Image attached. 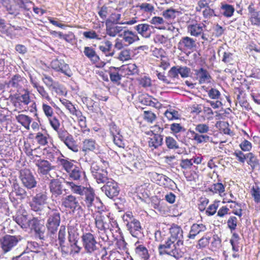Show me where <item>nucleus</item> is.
Segmentation results:
<instances>
[{"instance_id":"nucleus-17","label":"nucleus","mask_w":260,"mask_h":260,"mask_svg":"<svg viewBox=\"0 0 260 260\" xmlns=\"http://www.w3.org/2000/svg\"><path fill=\"white\" fill-rule=\"evenodd\" d=\"M102 191H104L107 197L112 199L119 195V187L115 181L110 179L105 185L102 187Z\"/></svg>"},{"instance_id":"nucleus-19","label":"nucleus","mask_w":260,"mask_h":260,"mask_svg":"<svg viewBox=\"0 0 260 260\" xmlns=\"http://www.w3.org/2000/svg\"><path fill=\"white\" fill-rule=\"evenodd\" d=\"M71 114L76 118L81 127L82 135H88L90 132V129L86 127V118L83 112L80 109L75 108Z\"/></svg>"},{"instance_id":"nucleus-53","label":"nucleus","mask_w":260,"mask_h":260,"mask_svg":"<svg viewBox=\"0 0 260 260\" xmlns=\"http://www.w3.org/2000/svg\"><path fill=\"white\" fill-rule=\"evenodd\" d=\"M65 184L70 187L74 193L82 195V192L85 187L76 185L73 182H69V181H65Z\"/></svg>"},{"instance_id":"nucleus-15","label":"nucleus","mask_w":260,"mask_h":260,"mask_svg":"<svg viewBox=\"0 0 260 260\" xmlns=\"http://www.w3.org/2000/svg\"><path fill=\"white\" fill-rule=\"evenodd\" d=\"M83 53L92 64H95L96 67L102 68L105 65L106 63L101 60L100 56L92 46H85L83 49Z\"/></svg>"},{"instance_id":"nucleus-30","label":"nucleus","mask_w":260,"mask_h":260,"mask_svg":"<svg viewBox=\"0 0 260 260\" xmlns=\"http://www.w3.org/2000/svg\"><path fill=\"white\" fill-rule=\"evenodd\" d=\"M121 67H115L111 66L108 70V73L110 76V80L111 82L119 85L122 79V75L120 73Z\"/></svg>"},{"instance_id":"nucleus-59","label":"nucleus","mask_w":260,"mask_h":260,"mask_svg":"<svg viewBox=\"0 0 260 260\" xmlns=\"http://www.w3.org/2000/svg\"><path fill=\"white\" fill-rule=\"evenodd\" d=\"M164 115L170 121L178 119L180 117L178 111L171 108L166 110Z\"/></svg>"},{"instance_id":"nucleus-63","label":"nucleus","mask_w":260,"mask_h":260,"mask_svg":"<svg viewBox=\"0 0 260 260\" xmlns=\"http://www.w3.org/2000/svg\"><path fill=\"white\" fill-rule=\"evenodd\" d=\"M165 143L169 149H177L179 148L178 143L173 137L168 136L165 138Z\"/></svg>"},{"instance_id":"nucleus-32","label":"nucleus","mask_w":260,"mask_h":260,"mask_svg":"<svg viewBox=\"0 0 260 260\" xmlns=\"http://www.w3.org/2000/svg\"><path fill=\"white\" fill-rule=\"evenodd\" d=\"M82 101L86 106L87 109L91 113H98L101 110L99 103L88 97H82Z\"/></svg>"},{"instance_id":"nucleus-44","label":"nucleus","mask_w":260,"mask_h":260,"mask_svg":"<svg viewBox=\"0 0 260 260\" xmlns=\"http://www.w3.org/2000/svg\"><path fill=\"white\" fill-rule=\"evenodd\" d=\"M223 203H231L229 207L232 210V213L239 216L240 218L242 216V209L241 205L231 199H228L225 201L223 200Z\"/></svg>"},{"instance_id":"nucleus-9","label":"nucleus","mask_w":260,"mask_h":260,"mask_svg":"<svg viewBox=\"0 0 260 260\" xmlns=\"http://www.w3.org/2000/svg\"><path fill=\"white\" fill-rule=\"evenodd\" d=\"M100 146L96 141L92 138H86L82 140L81 145V150L84 156L87 161V156L90 152H96L99 151Z\"/></svg>"},{"instance_id":"nucleus-41","label":"nucleus","mask_w":260,"mask_h":260,"mask_svg":"<svg viewBox=\"0 0 260 260\" xmlns=\"http://www.w3.org/2000/svg\"><path fill=\"white\" fill-rule=\"evenodd\" d=\"M121 36L122 37L123 41L127 45L132 44L139 40L138 35L129 30L124 31Z\"/></svg>"},{"instance_id":"nucleus-54","label":"nucleus","mask_w":260,"mask_h":260,"mask_svg":"<svg viewBox=\"0 0 260 260\" xmlns=\"http://www.w3.org/2000/svg\"><path fill=\"white\" fill-rule=\"evenodd\" d=\"M123 70H124L127 75H134L138 74L139 70L136 64L129 63L126 65L122 66Z\"/></svg>"},{"instance_id":"nucleus-28","label":"nucleus","mask_w":260,"mask_h":260,"mask_svg":"<svg viewBox=\"0 0 260 260\" xmlns=\"http://www.w3.org/2000/svg\"><path fill=\"white\" fill-rule=\"evenodd\" d=\"M206 225L200 223H193L191 225L190 230L187 235L188 239H195L196 236L207 231Z\"/></svg>"},{"instance_id":"nucleus-10","label":"nucleus","mask_w":260,"mask_h":260,"mask_svg":"<svg viewBox=\"0 0 260 260\" xmlns=\"http://www.w3.org/2000/svg\"><path fill=\"white\" fill-rule=\"evenodd\" d=\"M82 245L85 251L88 253H92L98 250L95 237L91 233H83L81 236Z\"/></svg>"},{"instance_id":"nucleus-52","label":"nucleus","mask_w":260,"mask_h":260,"mask_svg":"<svg viewBox=\"0 0 260 260\" xmlns=\"http://www.w3.org/2000/svg\"><path fill=\"white\" fill-rule=\"evenodd\" d=\"M150 23L154 25V27L159 29H164L165 27L164 26L165 20L162 17L160 16H154L150 20Z\"/></svg>"},{"instance_id":"nucleus-34","label":"nucleus","mask_w":260,"mask_h":260,"mask_svg":"<svg viewBox=\"0 0 260 260\" xmlns=\"http://www.w3.org/2000/svg\"><path fill=\"white\" fill-rule=\"evenodd\" d=\"M240 237L239 235L234 232L232 234V237L230 240V243L232 247V250L235 253L232 254V256L234 258H236V257H238L239 255L237 254L236 252H239V248L240 247Z\"/></svg>"},{"instance_id":"nucleus-13","label":"nucleus","mask_w":260,"mask_h":260,"mask_svg":"<svg viewBox=\"0 0 260 260\" xmlns=\"http://www.w3.org/2000/svg\"><path fill=\"white\" fill-rule=\"evenodd\" d=\"M196 47V40L189 36L182 37L178 43V49L182 52L192 51Z\"/></svg>"},{"instance_id":"nucleus-50","label":"nucleus","mask_w":260,"mask_h":260,"mask_svg":"<svg viewBox=\"0 0 260 260\" xmlns=\"http://www.w3.org/2000/svg\"><path fill=\"white\" fill-rule=\"evenodd\" d=\"M148 176L153 182L159 185H165V183L162 181V177H164L163 174H158L156 172H150L148 173Z\"/></svg>"},{"instance_id":"nucleus-39","label":"nucleus","mask_w":260,"mask_h":260,"mask_svg":"<svg viewBox=\"0 0 260 260\" xmlns=\"http://www.w3.org/2000/svg\"><path fill=\"white\" fill-rule=\"evenodd\" d=\"M106 34L110 37H115L122 31V27L116 25V24L105 22Z\"/></svg>"},{"instance_id":"nucleus-29","label":"nucleus","mask_w":260,"mask_h":260,"mask_svg":"<svg viewBox=\"0 0 260 260\" xmlns=\"http://www.w3.org/2000/svg\"><path fill=\"white\" fill-rule=\"evenodd\" d=\"M51 128L56 132L57 138L63 143L67 140L71 134L64 128H60V120L55 123H53L52 125L50 126Z\"/></svg>"},{"instance_id":"nucleus-40","label":"nucleus","mask_w":260,"mask_h":260,"mask_svg":"<svg viewBox=\"0 0 260 260\" xmlns=\"http://www.w3.org/2000/svg\"><path fill=\"white\" fill-rule=\"evenodd\" d=\"M163 138L160 134H153L149 138L148 145L152 149L157 148L162 145Z\"/></svg>"},{"instance_id":"nucleus-5","label":"nucleus","mask_w":260,"mask_h":260,"mask_svg":"<svg viewBox=\"0 0 260 260\" xmlns=\"http://www.w3.org/2000/svg\"><path fill=\"white\" fill-rule=\"evenodd\" d=\"M110 219L108 216L103 215L101 213L96 215L94 218L95 227L98 229V232L99 235V239L103 242L108 241V237L106 235V232L108 229L111 231L110 225Z\"/></svg>"},{"instance_id":"nucleus-8","label":"nucleus","mask_w":260,"mask_h":260,"mask_svg":"<svg viewBox=\"0 0 260 260\" xmlns=\"http://www.w3.org/2000/svg\"><path fill=\"white\" fill-rule=\"evenodd\" d=\"M59 109V108L52 99L50 102L42 101L41 103V110L48 119L50 126L52 125L53 123H55L59 120L56 115V110Z\"/></svg>"},{"instance_id":"nucleus-46","label":"nucleus","mask_w":260,"mask_h":260,"mask_svg":"<svg viewBox=\"0 0 260 260\" xmlns=\"http://www.w3.org/2000/svg\"><path fill=\"white\" fill-rule=\"evenodd\" d=\"M64 144L68 149L74 152L79 151V147L75 140V138L72 134L64 142Z\"/></svg>"},{"instance_id":"nucleus-18","label":"nucleus","mask_w":260,"mask_h":260,"mask_svg":"<svg viewBox=\"0 0 260 260\" xmlns=\"http://www.w3.org/2000/svg\"><path fill=\"white\" fill-rule=\"evenodd\" d=\"M0 242L3 251L6 253L11 251L17 244L19 240L16 236L6 235L2 238Z\"/></svg>"},{"instance_id":"nucleus-21","label":"nucleus","mask_w":260,"mask_h":260,"mask_svg":"<svg viewBox=\"0 0 260 260\" xmlns=\"http://www.w3.org/2000/svg\"><path fill=\"white\" fill-rule=\"evenodd\" d=\"M61 205L72 212L81 208L77 198L72 194L67 196L62 199Z\"/></svg>"},{"instance_id":"nucleus-61","label":"nucleus","mask_w":260,"mask_h":260,"mask_svg":"<svg viewBox=\"0 0 260 260\" xmlns=\"http://www.w3.org/2000/svg\"><path fill=\"white\" fill-rule=\"evenodd\" d=\"M48 199L47 192H44L37 194L32 199H34L38 204L43 206L47 203Z\"/></svg>"},{"instance_id":"nucleus-6","label":"nucleus","mask_w":260,"mask_h":260,"mask_svg":"<svg viewBox=\"0 0 260 260\" xmlns=\"http://www.w3.org/2000/svg\"><path fill=\"white\" fill-rule=\"evenodd\" d=\"M49 209L46 225L48 234L51 236L56 234L60 223L61 215L57 209H51L50 207Z\"/></svg>"},{"instance_id":"nucleus-42","label":"nucleus","mask_w":260,"mask_h":260,"mask_svg":"<svg viewBox=\"0 0 260 260\" xmlns=\"http://www.w3.org/2000/svg\"><path fill=\"white\" fill-rule=\"evenodd\" d=\"M112 43L110 41L106 40L102 43L99 47L100 51L106 56H112L115 52L112 50Z\"/></svg>"},{"instance_id":"nucleus-45","label":"nucleus","mask_w":260,"mask_h":260,"mask_svg":"<svg viewBox=\"0 0 260 260\" xmlns=\"http://www.w3.org/2000/svg\"><path fill=\"white\" fill-rule=\"evenodd\" d=\"M151 27L152 26L149 24L142 23L136 25L135 28L139 34L145 38H148L151 35Z\"/></svg>"},{"instance_id":"nucleus-35","label":"nucleus","mask_w":260,"mask_h":260,"mask_svg":"<svg viewBox=\"0 0 260 260\" xmlns=\"http://www.w3.org/2000/svg\"><path fill=\"white\" fill-rule=\"evenodd\" d=\"M30 82L34 88L37 90L43 101L46 100V101L50 102L51 101V98L44 86L39 84L38 82L34 81L31 79L30 80Z\"/></svg>"},{"instance_id":"nucleus-58","label":"nucleus","mask_w":260,"mask_h":260,"mask_svg":"<svg viewBox=\"0 0 260 260\" xmlns=\"http://www.w3.org/2000/svg\"><path fill=\"white\" fill-rule=\"evenodd\" d=\"M179 13L177 10L171 8L165 10L162 12V16L168 21H172L176 18L177 14H178Z\"/></svg>"},{"instance_id":"nucleus-22","label":"nucleus","mask_w":260,"mask_h":260,"mask_svg":"<svg viewBox=\"0 0 260 260\" xmlns=\"http://www.w3.org/2000/svg\"><path fill=\"white\" fill-rule=\"evenodd\" d=\"M35 165L38 167V174L40 176H47L55 168L49 161L44 159H38Z\"/></svg>"},{"instance_id":"nucleus-14","label":"nucleus","mask_w":260,"mask_h":260,"mask_svg":"<svg viewBox=\"0 0 260 260\" xmlns=\"http://www.w3.org/2000/svg\"><path fill=\"white\" fill-rule=\"evenodd\" d=\"M135 256L138 260H151V254L146 246L137 241L135 244Z\"/></svg>"},{"instance_id":"nucleus-27","label":"nucleus","mask_w":260,"mask_h":260,"mask_svg":"<svg viewBox=\"0 0 260 260\" xmlns=\"http://www.w3.org/2000/svg\"><path fill=\"white\" fill-rule=\"evenodd\" d=\"M194 76L196 79L200 84L210 83L211 81V76L209 72L205 69L200 68L195 70Z\"/></svg>"},{"instance_id":"nucleus-4","label":"nucleus","mask_w":260,"mask_h":260,"mask_svg":"<svg viewBox=\"0 0 260 260\" xmlns=\"http://www.w3.org/2000/svg\"><path fill=\"white\" fill-rule=\"evenodd\" d=\"M195 131L188 129L187 133L190 135V139L194 141L197 144L210 142L211 138L206 134L210 131L208 124H197L194 128Z\"/></svg>"},{"instance_id":"nucleus-2","label":"nucleus","mask_w":260,"mask_h":260,"mask_svg":"<svg viewBox=\"0 0 260 260\" xmlns=\"http://www.w3.org/2000/svg\"><path fill=\"white\" fill-rule=\"evenodd\" d=\"M170 233L171 236L166 244H160L158 245L159 254H167L179 259L183 254V252L177 247L183 245V232L180 226L173 224L170 228Z\"/></svg>"},{"instance_id":"nucleus-12","label":"nucleus","mask_w":260,"mask_h":260,"mask_svg":"<svg viewBox=\"0 0 260 260\" xmlns=\"http://www.w3.org/2000/svg\"><path fill=\"white\" fill-rule=\"evenodd\" d=\"M50 66L56 72L61 73L68 77H71L73 75L69 65L66 63L63 59L56 58L51 62Z\"/></svg>"},{"instance_id":"nucleus-26","label":"nucleus","mask_w":260,"mask_h":260,"mask_svg":"<svg viewBox=\"0 0 260 260\" xmlns=\"http://www.w3.org/2000/svg\"><path fill=\"white\" fill-rule=\"evenodd\" d=\"M82 196H84L83 201L85 206H86L88 208H90L93 206V202L95 194L94 189L91 186L85 187Z\"/></svg>"},{"instance_id":"nucleus-24","label":"nucleus","mask_w":260,"mask_h":260,"mask_svg":"<svg viewBox=\"0 0 260 260\" xmlns=\"http://www.w3.org/2000/svg\"><path fill=\"white\" fill-rule=\"evenodd\" d=\"M48 186L52 198H57L62 194L63 186L59 179H51Z\"/></svg>"},{"instance_id":"nucleus-60","label":"nucleus","mask_w":260,"mask_h":260,"mask_svg":"<svg viewBox=\"0 0 260 260\" xmlns=\"http://www.w3.org/2000/svg\"><path fill=\"white\" fill-rule=\"evenodd\" d=\"M42 80L48 88L56 89V84L57 83L54 81L51 76H48L46 74H43Z\"/></svg>"},{"instance_id":"nucleus-57","label":"nucleus","mask_w":260,"mask_h":260,"mask_svg":"<svg viewBox=\"0 0 260 260\" xmlns=\"http://www.w3.org/2000/svg\"><path fill=\"white\" fill-rule=\"evenodd\" d=\"M225 186L221 183H217L213 184L210 187H209L210 191L213 193L218 194L219 196H222V194L224 193L225 191Z\"/></svg>"},{"instance_id":"nucleus-11","label":"nucleus","mask_w":260,"mask_h":260,"mask_svg":"<svg viewBox=\"0 0 260 260\" xmlns=\"http://www.w3.org/2000/svg\"><path fill=\"white\" fill-rule=\"evenodd\" d=\"M20 178L22 184L28 189L34 188L37 186V182L28 169H24L20 170Z\"/></svg>"},{"instance_id":"nucleus-25","label":"nucleus","mask_w":260,"mask_h":260,"mask_svg":"<svg viewBox=\"0 0 260 260\" xmlns=\"http://www.w3.org/2000/svg\"><path fill=\"white\" fill-rule=\"evenodd\" d=\"M139 100L140 103L147 106H151L157 109H160L162 108V104L159 102L157 99L153 98L151 95L148 94L140 95L139 97Z\"/></svg>"},{"instance_id":"nucleus-51","label":"nucleus","mask_w":260,"mask_h":260,"mask_svg":"<svg viewBox=\"0 0 260 260\" xmlns=\"http://www.w3.org/2000/svg\"><path fill=\"white\" fill-rule=\"evenodd\" d=\"M198 167L194 166V168L190 169L183 174L187 180L195 181L198 178Z\"/></svg>"},{"instance_id":"nucleus-36","label":"nucleus","mask_w":260,"mask_h":260,"mask_svg":"<svg viewBox=\"0 0 260 260\" xmlns=\"http://www.w3.org/2000/svg\"><path fill=\"white\" fill-rule=\"evenodd\" d=\"M13 219L22 228H29V220L28 215L25 212L22 213H17L13 216Z\"/></svg>"},{"instance_id":"nucleus-38","label":"nucleus","mask_w":260,"mask_h":260,"mask_svg":"<svg viewBox=\"0 0 260 260\" xmlns=\"http://www.w3.org/2000/svg\"><path fill=\"white\" fill-rule=\"evenodd\" d=\"M204 26H205L204 24L198 23L189 24L187 27V32L191 36L200 37L202 34Z\"/></svg>"},{"instance_id":"nucleus-49","label":"nucleus","mask_w":260,"mask_h":260,"mask_svg":"<svg viewBox=\"0 0 260 260\" xmlns=\"http://www.w3.org/2000/svg\"><path fill=\"white\" fill-rule=\"evenodd\" d=\"M49 138L50 136L47 133L43 134L42 132H38L35 137V139L38 142V144L41 146L47 145Z\"/></svg>"},{"instance_id":"nucleus-1","label":"nucleus","mask_w":260,"mask_h":260,"mask_svg":"<svg viewBox=\"0 0 260 260\" xmlns=\"http://www.w3.org/2000/svg\"><path fill=\"white\" fill-rule=\"evenodd\" d=\"M27 83V79L19 74L12 76L7 83L8 86L15 88L17 91L11 95V102L13 106L20 111L36 113L37 105L35 101L31 100L30 91L27 88H22Z\"/></svg>"},{"instance_id":"nucleus-55","label":"nucleus","mask_w":260,"mask_h":260,"mask_svg":"<svg viewBox=\"0 0 260 260\" xmlns=\"http://www.w3.org/2000/svg\"><path fill=\"white\" fill-rule=\"evenodd\" d=\"M98 9V14L100 18L103 21H106L109 14L110 13V7L106 5H104L102 7H99Z\"/></svg>"},{"instance_id":"nucleus-64","label":"nucleus","mask_w":260,"mask_h":260,"mask_svg":"<svg viewBox=\"0 0 260 260\" xmlns=\"http://www.w3.org/2000/svg\"><path fill=\"white\" fill-rule=\"evenodd\" d=\"M137 80L138 85L143 88H148V87L151 86L152 85L151 79L147 76L139 77L137 78Z\"/></svg>"},{"instance_id":"nucleus-62","label":"nucleus","mask_w":260,"mask_h":260,"mask_svg":"<svg viewBox=\"0 0 260 260\" xmlns=\"http://www.w3.org/2000/svg\"><path fill=\"white\" fill-rule=\"evenodd\" d=\"M168 234L165 231H157L154 233V238L156 242L166 244V241L169 239Z\"/></svg>"},{"instance_id":"nucleus-37","label":"nucleus","mask_w":260,"mask_h":260,"mask_svg":"<svg viewBox=\"0 0 260 260\" xmlns=\"http://www.w3.org/2000/svg\"><path fill=\"white\" fill-rule=\"evenodd\" d=\"M127 226L128 230L133 237H137L139 234L141 233V226L138 219H133L132 221H128Z\"/></svg>"},{"instance_id":"nucleus-33","label":"nucleus","mask_w":260,"mask_h":260,"mask_svg":"<svg viewBox=\"0 0 260 260\" xmlns=\"http://www.w3.org/2000/svg\"><path fill=\"white\" fill-rule=\"evenodd\" d=\"M121 18V14L119 13H112L110 14V17L109 18L107 19L106 22H108L110 23L113 24H128V25H132L138 22V20H136V18H132L129 20H128L126 22H120V20Z\"/></svg>"},{"instance_id":"nucleus-47","label":"nucleus","mask_w":260,"mask_h":260,"mask_svg":"<svg viewBox=\"0 0 260 260\" xmlns=\"http://www.w3.org/2000/svg\"><path fill=\"white\" fill-rule=\"evenodd\" d=\"M247 163L250 166L251 169L254 170L255 168L259 167V161L253 152H248L246 154Z\"/></svg>"},{"instance_id":"nucleus-31","label":"nucleus","mask_w":260,"mask_h":260,"mask_svg":"<svg viewBox=\"0 0 260 260\" xmlns=\"http://www.w3.org/2000/svg\"><path fill=\"white\" fill-rule=\"evenodd\" d=\"M3 5L10 14L16 16L20 14V6L15 0H3Z\"/></svg>"},{"instance_id":"nucleus-43","label":"nucleus","mask_w":260,"mask_h":260,"mask_svg":"<svg viewBox=\"0 0 260 260\" xmlns=\"http://www.w3.org/2000/svg\"><path fill=\"white\" fill-rule=\"evenodd\" d=\"M15 119L25 129L29 130L30 129V124L32 121V118L24 114H19L15 117Z\"/></svg>"},{"instance_id":"nucleus-48","label":"nucleus","mask_w":260,"mask_h":260,"mask_svg":"<svg viewBox=\"0 0 260 260\" xmlns=\"http://www.w3.org/2000/svg\"><path fill=\"white\" fill-rule=\"evenodd\" d=\"M220 9L222 10L221 14L226 18L232 17L235 11V8L233 5L223 3L221 4Z\"/></svg>"},{"instance_id":"nucleus-7","label":"nucleus","mask_w":260,"mask_h":260,"mask_svg":"<svg viewBox=\"0 0 260 260\" xmlns=\"http://www.w3.org/2000/svg\"><path fill=\"white\" fill-rule=\"evenodd\" d=\"M132 11L135 15L136 20L140 18L143 20H145L149 18L152 14H155V6L150 3H143L138 4L135 6H133Z\"/></svg>"},{"instance_id":"nucleus-23","label":"nucleus","mask_w":260,"mask_h":260,"mask_svg":"<svg viewBox=\"0 0 260 260\" xmlns=\"http://www.w3.org/2000/svg\"><path fill=\"white\" fill-rule=\"evenodd\" d=\"M28 228H30L31 230L34 231L36 235L38 236L40 239H44V227L37 217H33L31 219H29Z\"/></svg>"},{"instance_id":"nucleus-3","label":"nucleus","mask_w":260,"mask_h":260,"mask_svg":"<svg viewBox=\"0 0 260 260\" xmlns=\"http://www.w3.org/2000/svg\"><path fill=\"white\" fill-rule=\"evenodd\" d=\"M75 160L68 158L58 157L57 158L58 165L66 171L69 178L74 181H79L84 175V172L80 167L75 165Z\"/></svg>"},{"instance_id":"nucleus-56","label":"nucleus","mask_w":260,"mask_h":260,"mask_svg":"<svg viewBox=\"0 0 260 260\" xmlns=\"http://www.w3.org/2000/svg\"><path fill=\"white\" fill-rule=\"evenodd\" d=\"M219 201L215 200L213 203L209 205L206 209L205 214L208 216H211L217 213Z\"/></svg>"},{"instance_id":"nucleus-20","label":"nucleus","mask_w":260,"mask_h":260,"mask_svg":"<svg viewBox=\"0 0 260 260\" xmlns=\"http://www.w3.org/2000/svg\"><path fill=\"white\" fill-rule=\"evenodd\" d=\"M248 20L252 26H260V11H257L254 7V5L251 3L247 7Z\"/></svg>"},{"instance_id":"nucleus-16","label":"nucleus","mask_w":260,"mask_h":260,"mask_svg":"<svg viewBox=\"0 0 260 260\" xmlns=\"http://www.w3.org/2000/svg\"><path fill=\"white\" fill-rule=\"evenodd\" d=\"M91 174L99 184L106 183L109 180L108 173L105 169L100 168L96 164H92L91 167Z\"/></svg>"}]
</instances>
